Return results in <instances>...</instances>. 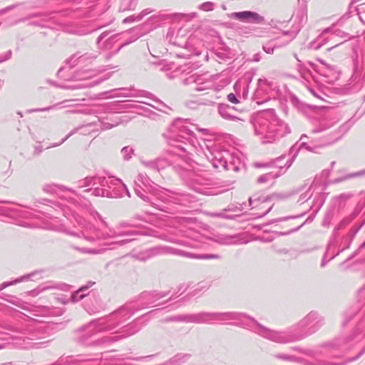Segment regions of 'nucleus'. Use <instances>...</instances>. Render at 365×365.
Instances as JSON below:
<instances>
[{
	"label": "nucleus",
	"instance_id": "nucleus-1",
	"mask_svg": "<svg viewBox=\"0 0 365 365\" xmlns=\"http://www.w3.org/2000/svg\"><path fill=\"white\" fill-rule=\"evenodd\" d=\"M61 209L63 215L67 219H69L70 217H73L75 223L74 227H76L78 230L73 231L67 228L64 224L60 223L57 220L58 217L52 218L51 221L46 223L44 226L46 229L65 232L78 237H83L86 241L91 243H100L101 241H108L118 237H124V239L119 240L105 242L102 244L105 246H123L137 240L138 236L142 235L139 231L130 230V228L133 227V225L128 222H121L115 227L108 229V231L103 230L66 206H63V207Z\"/></svg>",
	"mask_w": 365,
	"mask_h": 365
},
{
	"label": "nucleus",
	"instance_id": "nucleus-2",
	"mask_svg": "<svg viewBox=\"0 0 365 365\" xmlns=\"http://www.w3.org/2000/svg\"><path fill=\"white\" fill-rule=\"evenodd\" d=\"M135 195L156 210L173 215L184 205L183 195L165 189L153 182L145 173H139L134 181Z\"/></svg>",
	"mask_w": 365,
	"mask_h": 365
},
{
	"label": "nucleus",
	"instance_id": "nucleus-3",
	"mask_svg": "<svg viewBox=\"0 0 365 365\" xmlns=\"http://www.w3.org/2000/svg\"><path fill=\"white\" fill-rule=\"evenodd\" d=\"M187 123V120L177 118L163 134L168 143L174 146L178 153L171 150L166 156L156 158L158 172L169 166L182 168V163L185 160L186 154L194 150L196 139L194 138L193 131L188 128Z\"/></svg>",
	"mask_w": 365,
	"mask_h": 365
},
{
	"label": "nucleus",
	"instance_id": "nucleus-4",
	"mask_svg": "<svg viewBox=\"0 0 365 365\" xmlns=\"http://www.w3.org/2000/svg\"><path fill=\"white\" fill-rule=\"evenodd\" d=\"M249 329L276 343H289L302 340L315 333L323 324L324 318L317 312H310L298 324L288 331L269 329L249 316Z\"/></svg>",
	"mask_w": 365,
	"mask_h": 365
},
{
	"label": "nucleus",
	"instance_id": "nucleus-5",
	"mask_svg": "<svg viewBox=\"0 0 365 365\" xmlns=\"http://www.w3.org/2000/svg\"><path fill=\"white\" fill-rule=\"evenodd\" d=\"M249 316L242 312H207L178 315V322L194 324H213L220 322L236 321L237 326L249 329Z\"/></svg>",
	"mask_w": 365,
	"mask_h": 365
},
{
	"label": "nucleus",
	"instance_id": "nucleus-6",
	"mask_svg": "<svg viewBox=\"0 0 365 365\" xmlns=\"http://www.w3.org/2000/svg\"><path fill=\"white\" fill-rule=\"evenodd\" d=\"M361 344L363 347L359 354L351 358H349L341 362H330L326 360H320L313 363L312 365H346L349 362L357 360L361 356L365 353V322H360L354 332L343 338H337L333 341L325 343L324 346L330 347L334 350L343 352L349 349L354 344Z\"/></svg>",
	"mask_w": 365,
	"mask_h": 365
},
{
	"label": "nucleus",
	"instance_id": "nucleus-7",
	"mask_svg": "<svg viewBox=\"0 0 365 365\" xmlns=\"http://www.w3.org/2000/svg\"><path fill=\"white\" fill-rule=\"evenodd\" d=\"M93 323L92 319L74 331L76 343L85 347L101 349L108 348L110 345L120 340L119 335H103L96 337V335L100 332Z\"/></svg>",
	"mask_w": 365,
	"mask_h": 365
},
{
	"label": "nucleus",
	"instance_id": "nucleus-8",
	"mask_svg": "<svg viewBox=\"0 0 365 365\" xmlns=\"http://www.w3.org/2000/svg\"><path fill=\"white\" fill-rule=\"evenodd\" d=\"M93 323L92 319L74 331L76 343L85 347L101 349L108 348L110 345L120 340L119 335H103L96 337V335L100 332Z\"/></svg>",
	"mask_w": 365,
	"mask_h": 365
},
{
	"label": "nucleus",
	"instance_id": "nucleus-9",
	"mask_svg": "<svg viewBox=\"0 0 365 365\" xmlns=\"http://www.w3.org/2000/svg\"><path fill=\"white\" fill-rule=\"evenodd\" d=\"M6 329L18 333L17 336H10L9 337H1V340H8L11 339L12 344L18 349H39L42 346H46L48 341L35 342L34 341L44 338L45 331L41 327L27 326L26 327L17 328L13 326H9Z\"/></svg>",
	"mask_w": 365,
	"mask_h": 365
},
{
	"label": "nucleus",
	"instance_id": "nucleus-10",
	"mask_svg": "<svg viewBox=\"0 0 365 365\" xmlns=\"http://www.w3.org/2000/svg\"><path fill=\"white\" fill-rule=\"evenodd\" d=\"M133 314V307L123 305L110 314L93 319L94 326L100 333L110 334L120 333L121 326Z\"/></svg>",
	"mask_w": 365,
	"mask_h": 365
},
{
	"label": "nucleus",
	"instance_id": "nucleus-11",
	"mask_svg": "<svg viewBox=\"0 0 365 365\" xmlns=\"http://www.w3.org/2000/svg\"><path fill=\"white\" fill-rule=\"evenodd\" d=\"M208 153L205 155L210 162V164L215 169H222L223 170H233L238 172L241 166V160L237 153H231L228 150H217L210 149L206 145Z\"/></svg>",
	"mask_w": 365,
	"mask_h": 365
},
{
	"label": "nucleus",
	"instance_id": "nucleus-12",
	"mask_svg": "<svg viewBox=\"0 0 365 365\" xmlns=\"http://www.w3.org/2000/svg\"><path fill=\"white\" fill-rule=\"evenodd\" d=\"M258 123L259 128H255V132L263 136V143H272L291 132L288 125L277 118H273L270 122L262 120Z\"/></svg>",
	"mask_w": 365,
	"mask_h": 365
},
{
	"label": "nucleus",
	"instance_id": "nucleus-13",
	"mask_svg": "<svg viewBox=\"0 0 365 365\" xmlns=\"http://www.w3.org/2000/svg\"><path fill=\"white\" fill-rule=\"evenodd\" d=\"M120 179L114 177L96 175L95 187L87 188L83 192H92L96 197H106L108 198L121 197L122 193L116 190Z\"/></svg>",
	"mask_w": 365,
	"mask_h": 365
},
{
	"label": "nucleus",
	"instance_id": "nucleus-14",
	"mask_svg": "<svg viewBox=\"0 0 365 365\" xmlns=\"http://www.w3.org/2000/svg\"><path fill=\"white\" fill-rule=\"evenodd\" d=\"M173 255L182 256L187 258L199 259H219L221 258L220 255L217 254H195L191 252H187L183 250L174 248L170 246H157L148 250L147 258L160 255Z\"/></svg>",
	"mask_w": 365,
	"mask_h": 365
},
{
	"label": "nucleus",
	"instance_id": "nucleus-15",
	"mask_svg": "<svg viewBox=\"0 0 365 365\" xmlns=\"http://www.w3.org/2000/svg\"><path fill=\"white\" fill-rule=\"evenodd\" d=\"M170 292H145L140 294L135 302L125 304V305H130L133 307V314L135 311L149 307H155L156 302L168 295Z\"/></svg>",
	"mask_w": 365,
	"mask_h": 365
},
{
	"label": "nucleus",
	"instance_id": "nucleus-16",
	"mask_svg": "<svg viewBox=\"0 0 365 365\" xmlns=\"http://www.w3.org/2000/svg\"><path fill=\"white\" fill-rule=\"evenodd\" d=\"M190 187L197 192H202L201 185H207L211 183L212 176L208 170L204 168H197L189 175Z\"/></svg>",
	"mask_w": 365,
	"mask_h": 365
},
{
	"label": "nucleus",
	"instance_id": "nucleus-17",
	"mask_svg": "<svg viewBox=\"0 0 365 365\" xmlns=\"http://www.w3.org/2000/svg\"><path fill=\"white\" fill-rule=\"evenodd\" d=\"M182 83L184 85H190L194 83V90L197 91H203L212 88L217 90V88H214L213 82L209 79V77L207 74H192L183 79Z\"/></svg>",
	"mask_w": 365,
	"mask_h": 365
},
{
	"label": "nucleus",
	"instance_id": "nucleus-18",
	"mask_svg": "<svg viewBox=\"0 0 365 365\" xmlns=\"http://www.w3.org/2000/svg\"><path fill=\"white\" fill-rule=\"evenodd\" d=\"M292 19H293L294 24L293 26V29L289 31H283V35L285 36H288L289 39L287 41L286 43L290 42L292 39L295 38L297 33L300 31L301 28L305 24L307 21V9L305 8H302L297 11L294 16H292Z\"/></svg>",
	"mask_w": 365,
	"mask_h": 365
},
{
	"label": "nucleus",
	"instance_id": "nucleus-19",
	"mask_svg": "<svg viewBox=\"0 0 365 365\" xmlns=\"http://www.w3.org/2000/svg\"><path fill=\"white\" fill-rule=\"evenodd\" d=\"M181 230H178L170 235H162L160 238L165 241L182 245L186 247L196 248L197 247V243L192 241L191 240L185 237L182 235Z\"/></svg>",
	"mask_w": 365,
	"mask_h": 365
},
{
	"label": "nucleus",
	"instance_id": "nucleus-20",
	"mask_svg": "<svg viewBox=\"0 0 365 365\" xmlns=\"http://www.w3.org/2000/svg\"><path fill=\"white\" fill-rule=\"evenodd\" d=\"M230 17L249 24H263L264 22V16L252 11L233 12L230 14Z\"/></svg>",
	"mask_w": 365,
	"mask_h": 365
},
{
	"label": "nucleus",
	"instance_id": "nucleus-21",
	"mask_svg": "<svg viewBox=\"0 0 365 365\" xmlns=\"http://www.w3.org/2000/svg\"><path fill=\"white\" fill-rule=\"evenodd\" d=\"M217 111L219 115L225 120L232 121L240 120L237 116L239 110L235 106H231L226 103H219Z\"/></svg>",
	"mask_w": 365,
	"mask_h": 365
},
{
	"label": "nucleus",
	"instance_id": "nucleus-22",
	"mask_svg": "<svg viewBox=\"0 0 365 365\" xmlns=\"http://www.w3.org/2000/svg\"><path fill=\"white\" fill-rule=\"evenodd\" d=\"M101 130L110 129L122 123V119L115 113H110L98 118Z\"/></svg>",
	"mask_w": 365,
	"mask_h": 365
},
{
	"label": "nucleus",
	"instance_id": "nucleus-23",
	"mask_svg": "<svg viewBox=\"0 0 365 365\" xmlns=\"http://www.w3.org/2000/svg\"><path fill=\"white\" fill-rule=\"evenodd\" d=\"M67 190L73 194V197L72 200H73L74 204H78L86 208L94 217H101L98 212L92 209L91 202L78 194L76 190L73 188H68Z\"/></svg>",
	"mask_w": 365,
	"mask_h": 365
},
{
	"label": "nucleus",
	"instance_id": "nucleus-24",
	"mask_svg": "<svg viewBox=\"0 0 365 365\" xmlns=\"http://www.w3.org/2000/svg\"><path fill=\"white\" fill-rule=\"evenodd\" d=\"M139 321L140 319L134 320L126 325H124L123 324L120 327V333L123 334V335L119 336L120 338V339L137 333L141 328Z\"/></svg>",
	"mask_w": 365,
	"mask_h": 365
},
{
	"label": "nucleus",
	"instance_id": "nucleus-25",
	"mask_svg": "<svg viewBox=\"0 0 365 365\" xmlns=\"http://www.w3.org/2000/svg\"><path fill=\"white\" fill-rule=\"evenodd\" d=\"M96 125V122H91V123H87L86 125L74 128L64 138H63L59 143H56L52 146L55 147V146L60 145L61 144L64 143L68 138H70L74 133H77L78 130H81V133H83V134L90 133L94 132V131H98V129L93 128V127Z\"/></svg>",
	"mask_w": 365,
	"mask_h": 365
},
{
	"label": "nucleus",
	"instance_id": "nucleus-26",
	"mask_svg": "<svg viewBox=\"0 0 365 365\" xmlns=\"http://www.w3.org/2000/svg\"><path fill=\"white\" fill-rule=\"evenodd\" d=\"M89 297V299L91 301L90 303H87L86 305V310L90 314H96L100 312V311L103 309V305L101 301L98 297L93 294H88Z\"/></svg>",
	"mask_w": 365,
	"mask_h": 365
},
{
	"label": "nucleus",
	"instance_id": "nucleus-27",
	"mask_svg": "<svg viewBox=\"0 0 365 365\" xmlns=\"http://www.w3.org/2000/svg\"><path fill=\"white\" fill-rule=\"evenodd\" d=\"M120 90L124 91L115 95L117 97H137L142 96L151 98L153 94L145 91H135L133 87H130L129 89L121 88Z\"/></svg>",
	"mask_w": 365,
	"mask_h": 365
},
{
	"label": "nucleus",
	"instance_id": "nucleus-28",
	"mask_svg": "<svg viewBox=\"0 0 365 365\" xmlns=\"http://www.w3.org/2000/svg\"><path fill=\"white\" fill-rule=\"evenodd\" d=\"M6 212L16 213L19 217L23 218H37V215L34 213L31 210L28 209H23L19 206H11L6 207Z\"/></svg>",
	"mask_w": 365,
	"mask_h": 365
},
{
	"label": "nucleus",
	"instance_id": "nucleus-29",
	"mask_svg": "<svg viewBox=\"0 0 365 365\" xmlns=\"http://www.w3.org/2000/svg\"><path fill=\"white\" fill-rule=\"evenodd\" d=\"M279 170L277 172H270L264 175H260L257 179V182L262 184L268 182L271 180L275 179L283 175L287 170L285 165L279 166Z\"/></svg>",
	"mask_w": 365,
	"mask_h": 365
},
{
	"label": "nucleus",
	"instance_id": "nucleus-30",
	"mask_svg": "<svg viewBox=\"0 0 365 365\" xmlns=\"http://www.w3.org/2000/svg\"><path fill=\"white\" fill-rule=\"evenodd\" d=\"M95 283L93 282H88L86 284L78 288V290L73 292V294H71V300L73 302H77L83 299L85 297L88 295L87 294H85L84 292H86L87 289L91 287Z\"/></svg>",
	"mask_w": 365,
	"mask_h": 365
},
{
	"label": "nucleus",
	"instance_id": "nucleus-31",
	"mask_svg": "<svg viewBox=\"0 0 365 365\" xmlns=\"http://www.w3.org/2000/svg\"><path fill=\"white\" fill-rule=\"evenodd\" d=\"M349 129V128L346 124L342 125L337 130L331 133L330 138L326 144L330 145L335 143L339 140L341 136L348 131Z\"/></svg>",
	"mask_w": 365,
	"mask_h": 365
},
{
	"label": "nucleus",
	"instance_id": "nucleus-32",
	"mask_svg": "<svg viewBox=\"0 0 365 365\" xmlns=\"http://www.w3.org/2000/svg\"><path fill=\"white\" fill-rule=\"evenodd\" d=\"M272 200V197L270 195H255L249 198V205L252 207V208L257 207L259 205V204H264Z\"/></svg>",
	"mask_w": 365,
	"mask_h": 365
},
{
	"label": "nucleus",
	"instance_id": "nucleus-33",
	"mask_svg": "<svg viewBox=\"0 0 365 365\" xmlns=\"http://www.w3.org/2000/svg\"><path fill=\"white\" fill-rule=\"evenodd\" d=\"M96 175L87 176L83 179L79 180L76 182V187L81 189L88 186L95 187Z\"/></svg>",
	"mask_w": 365,
	"mask_h": 365
},
{
	"label": "nucleus",
	"instance_id": "nucleus-34",
	"mask_svg": "<svg viewBox=\"0 0 365 365\" xmlns=\"http://www.w3.org/2000/svg\"><path fill=\"white\" fill-rule=\"evenodd\" d=\"M138 3V0H122L119 7L120 11L135 10Z\"/></svg>",
	"mask_w": 365,
	"mask_h": 365
},
{
	"label": "nucleus",
	"instance_id": "nucleus-35",
	"mask_svg": "<svg viewBox=\"0 0 365 365\" xmlns=\"http://www.w3.org/2000/svg\"><path fill=\"white\" fill-rule=\"evenodd\" d=\"M190 356L191 355L190 354H179L173 357L169 361V364L171 365H180L187 361Z\"/></svg>",
	"mask_w": 365,
	"mask_h": 365
},
{
	"label": "nucleus",
	"instance_id": "nucleus-36",
	"mask_svg": "<svg viewBox=\"0 0 365 365\" xmlns=\"http://www.w3.org/2000/svg\"><path fill=\"white\" fill-rule=\"evenodd\" d=\"M334 125V123L331 122L329 120H323L319 122V125L312 130V133H318L321 132H324L330 128H331Z\"/></svg>",
	"mask_w": 365,
	"mask_h": 365
},
{
	"label": "nucleus",
	"instance_id": "nucleus-37",
	"mask_svg": "<svg viewBox=\"0 0 365 365\" xmlns=\"http://www.w3.org/2000/svg\"><path fill=\"white\" fill-rule=\"evenodd\" d=\"M98 83H100V81H95V82L93 81L89 83H77V84H74L72 86H66V85L58 86L57 84H55L53 82L51 83L56 87H59V88H61L63 89L75 90V89H80V88H86V87H88V86H92L96 85Z\"/></svg>",
	"mask_w": 365,
	"mask_h": 365
},
{
	"label": "nucleus",
	"instance_id": "nucleus-38",
	"mask_svg": "<svg viewBox=\"0 0 365 365\" xmlns=\"http://www.w3.org/2000/svg\"><path fill=\"white\" fill-rule=\"evenodd\" d=\"M285 158V155H282L281 156L274 159L269 163H255L254 166L255 168H267V167H272V166H282L279 164V163Z\"/></svg>",
	"mask_w": 365,
	"mask_h": 365
},
{
	"label": "nucleus",
	"instance_id": "nucleus-39",
	"mask_svg": "<svg viewBox=\"0 0 365 365\" xmlns=\"http://www.w3.org/2000/svg\"><path fill=\"white\" fill-rule=\"evenodd\" d=\"M327 197V194L324 192H320L317 196H316L314 199V204L312 205V207H315V212H317L324 203L325 202Z\"/></svg>",
	"mask_w": 365,
	"mask_h": 365
},
{
	"label": "nucleus",
	"instance_id": "nucleus-40",
	"mask_svg": "<svg viewBox=\"0 0 365 365\" xmlns=\"http://www.w3.org/2000/svg\"><path fill=\"white\" fill-rule=\"evenodd\" d=\"M34 274H35V272H33L29 274L24 275L20 278H18L15 280L11 281V282H4L0 284V291L3 290L4 289L6 288L7 287H9L10 285H13V284H17L19 282H23L24 280H26V279H29L31 277L34 276Z\"/></svg>",
	"mask_w": 365,
	"mask_h": 365
},
{
	"label": "nucleus",
	"instance_id": "nucleus-41",
	"mask_svg": "<svg viewBox=\"0 0 365 365\" xmlns=\"http://www.w3.org/2000/svg\"><path fill=\"white\" fill-rule=\"evenodd\" d=\"M54 12H48V13H32L29 14L28 16L25 18H22L21 19H19L14 22V24H16L19 22H24L26 21L31 18L34 17H44V19L49 18V16L53 14Z\"/></svg>",
	"mask_w": 365,
	"mask_h": 365
},
{
	"label": "nucleus",
	"instance_id": "nucleus-42",
	"mask_svg": "<svg viewBox=\"0 0 365 365\" xmlns=\"http://www.w3.org/2000/svg\"><path fill=\"white\" fill-rule=\"evenodd\" d=\"M73 248L83 254L98 255L102 253L105 249L86 248L73 246Z\"/></svg>",
	"mask_w": 365,
	"mask_h": 365
},
{
	"label": "nucleus",
	"instance_id": "nucleus-43",
	"mask_svg": "<svg viewBox=\"0 0 365 365\" xmlns=\"http://www.w3.org/2000/svg\"><path fill=\"white\" fill-rule=\"evenodd\" d=\"M300 148H305L306 150H307L309 151H312V148L309 145H308L307 143H305V142L302 143L299 148L296 150V152L293 155V156L286 162L285 167L287 169H288L293 163L294 158L296 157V155Z\"/></svg>",
	"mask_w": 365,
	"mask_h": 365
},
{
	"label": "nucleus",
	"instance_id": "nucleus-44",
	"mask_svg": "<svg viewBox=\"0 0 365 365\" xmlns=\"http://www.w3.org/2000/svg\"><path fill=\"white\" fill-rule=\"evenodd\" d=\"M121 153L123 155V159L128 160L132 158V155L134 153V150L129 146H125L121 149Z\"/></svg>",
	"mask_w": 365,
	"mask_h": 365
},
{
	"label": "nucleus",
	"instance_id": "nucleus-45",
	"mask_svg": "<svg viewBox=\"0 0 365 365\" xmlns=\"http://www.w3.org/2000/svg\"><path fill=\"white\" fill-rule=\"evenodd\" d=\"M363 173H364V172H358V173H354L349 174V175H345L344 177L336 178L335 180H333V182L334 183H339V182H342L344 180H347L349 178H351L359 176V175H362Z\"/></svg>",
	"mask_w": 365,
	"mask_h": 365
},
{
	"label": "nucleus",
	"instance_id": "nucleus-46",
	"mask_svg": "<svg viewBox=\"0 0 365 365\" xmlns=\"http://www.w3.org/2000/svg\"><path fill=\"white\" fill-rule=\"evenodd\" d=\"M279 46H277L276 44H273L272 42H268L263 45V50L264 52L269 54H272L274 52V50L275 48H278Z\"/></svg>",
	"mask_w": 365,
	"mask_h": 365
},
{
	"label": "nucleus",
	"instance_id": "nucleus-47",
	"mask_svg": "<svg viewBox=\"0 0 365 365\" xmlns=\"http://www.w3.org/2000/svg\"><path fill=\"white\" fill-rule=\"evenodd\" d=\"M313 192H311V187L304 193L302 194L298 200V202L304 203L307 202L312 196Z\"/></svg>",
	"mask_w": 365,
	"mask_h": 365
},
{
	"label": "nucleus",
	"instance_id": "nucleus-48",
	"mask_svg": "<svg viewBox=\"0 0 365 365\" xmlns=\"http://www.w3.org/2000/svg\"><path fill=\"white\" fill-rule=\"evenodd\" d=\"M141 163L147 168L157 171L156 160H141Z\"/></svg>",
	"mask_w": 365,
	"mask_h": 365
},
{
	"label": "nucleus",
	"instance_id": "nucleus-49",
	"mask_svg": "<svg viewBox=\"0 0 365 365\" xmlns=\"http://www.w3.org/2000/svg\"><path fill=\"white\" fill-rule=\"evenodd\" d=\"M116 190H119L120 192L122 193V196L123 195V193H125L128 197H130V193L127 188L126 185L122 182V181L119 180V184L116 187Z\"/></svg>",
	"mask_w": 365,
	"mask_h": 365
},
{
	"label": "nucleus",
	"instance_id": "nucleus-50",
	"mask_svg": "<svg viewBox=\"0 0 365 365\" xmlns=\"http://www.w3.org/2000/svg\"><path fill=\"white\" fill-rule=\"evenodd\" d=\"M70 287H71V286L68 285V284H56V285L51 286V287H46L43 288V289H61V290L67 291V290H68V289Z\"/></svg>",
	"mask_w": 365,
	"mask_h": 365
},
{
	"label": "nucleus",
	"instance_id": "nucleus-51",
	"mask_svg": "<svg viewBox=\"0 0 365 365\" xmlns=\"http://www.w3.org/2000/svg\"><path fill=\"white\" fill-rule=\"evenodd\" d=\"M274 356L275 358L284 361H294L295 359L294 356L286 354H276Z\"/></svg>",
	"mask_w": 365,
	"mask_h": 365
},
{
	"label": "nucleus",
	"instance_id": "nucleus-52",
	"mask_svg": "<svg viewBox=\"0 0 365 365\" xmlns=\"http://www.w3.org/2000/svg\"><path fill=\"white\" fill-rule=\"evenodd\" d=\"M290 196H291V194H289V193H273L270 195V197H272V199L284 200V199L288 198Z\"/></svg>",
	"mask_w": 365,
	"mask_h": 365
},
{
	"label": "nucleus",
	"instance_id": "nucleus-53",
	"mask_svg": "<svg viewBox=\"0 0 365 365\" xmlns=\"http://www.w3.org/2000/svg\"><path fill=\"white\" fill-rule=\"evenodd\" d=\"M332 217H333V214H332V211H330V212H328L325 217H324V219L322 222V225L324 227H326V226H329L331 223V221L332 220Z\"/></svg>",
	"mask_w": 365,
	"mask_h": 365
},
{
	"label": "nucleus",
	"instance_id": "nucleus-54",
	"mask_svg": "<svg viewBox=\"0 0 365 365\" xmlns=\"http://www.w3.org/2000/svg\"><path fill=\"white\" fill-rule=\"evenodd\" d=\"M304 214L305 213H302V214H300V215H296V216H289V217L277 218V219L271 220L268 224H272L274 222H282V221H284V220H289V219H294V218H297V217H302L303 215H304Z\"/></svg>",
	"mask_w": 365,
	"mask_h": 365
},
{
	"label": "nucleus",
	"instance_id": "nucleus-55",
	"mask_svg": "<svg viewBox=\"0 0 365 365\" xmlns=\"http://www.w3.org/2000/svg\"><path fill=\"white\" fill-rule=\"evenodd\" d=\"M201 10L205 11H210L213 10V4L212 2L207 1L200 4L199 7Z\"/></svg>",
	"mask_w": 365,
	"mask_h": 365
},
{
	"label": "nucleus",
	"instance_id": "nucleus-56",
	"mask_svg": "<svg viewBox=\"0 0 365 365\" xmlns=\"http://www.w3.org/2000/svg\"><path fill=\"white\" fill-rule=\"evenodd\" d=\"M11 56L12 51L11 50H9L6 53H0V63L10 59Z\"/></svg>",
	"mask_w": 365,
	"mask_h": 365
},
{
	"label": "nucleus",
	"instance_id": "nucleus-57",
	"mask_svg": "<svg viewBox=\"0 0 365 365\" xmlns=\"http://www.w3.org/2000/svg\"><path fill=\"white\" fill-rule=\"evenodd\" d=\"M227 98V100L232 103L237 104L240 102L239 99L237 98L235 94H234L232 93L228 94Z\"/></svg>",
	"mask_w": 365,
	"mask_h": 365
},
{
	"label": "nucleus",
	"instance_id": "nucleus-58",
	"mask_svg": "<svg viewBox=\"0 0 365 365\" xmlns=\"http://www.w3.org/2000/svg\"><path fill=\"white\" fill-rule=\"evenodd\" d=\"M152 10L150 9H144L139 15L136 16L137 21H140L144 16L150 14Z\"/></svg>",
	"mask_w": 365,
	"mask_h": 365
},
{
	"label": "nucleus",
	"instance_id": "nucleus-59",
	"mask_svg": "<svg viewBox=\"0 0 365 365\" xmlns=\"http://www.w3.org/2000/svg\"><path fill=\"white\" fill-rule=\"evenodd\" d=\"M185 303V300H182V299H181L179 301L175 302L174 304H170V305L171 307L170 309H172V310L176 309L178 307H181L182 304H184Z\"/></svg>",
	"mask_w": 365,
	"mask_h": 365
},
{
	"label": "nucleus",
	"instance_id": "nucleus-60",
	"mask_svg": "<svg viewBox=\"0 0 365 365\" xmlns=\"http://www.w3.org/2000/svg\"><path fill=\"white\" fill-rule=\"evenodd\" d=\"M272 248L275 249V252L279 255H287L289 252V250L286 248L276 249L274 245L272 246Z\"/></svg>",
	"mask_w": 365,
	"mask_h": 365
},
{
	"label": "nucleus",
	"instance_id": "nucleus-61",
	"mask_svg": "<svg viewBox=\"0 0 365 365\" xmlns=\"http://www.w3.org/2000/svg\"><path fill=\"white\" fill-rule=\"evenodd\" d=\"M351 222V220H350V218L346 216L345 217H344L340 222H339V224H340V226L341 227H345L346 225H347L349 223H350Z\"/></svg>",
	"mask_w": 365,
	"mask_h": 365
},
{
	"label": "nucleus",
	"instance_id": "nucleus-62",
	"mask_svg": "<svg viewBox=\"0 0 365 365\" xmlns=\"http://www.w3.org/2000/svg\"><path fill=\"white\" fill-rule=\"evenodd\" d=\"M110 31H104L97 38V43L99 44L100 42L104 39L105 38H106L109 34H110Z\"/></svg>",
	"mask_w": 365,
	"mask_h": 365
},
{
	"label": "nucleus",
	"instance_id": "nucleus-63",
	"mask_svg": "<svg viewBox=\"0 0 365 365\" xmlns=\"http://www.w3.org/2000/svg\"><path fill=\"white\" fill-rule=\"evenodd\" d=\"M70 32L72 33V34L78 35V36H83V35H86V34L90 33L89 31H86L82 30V29H81V30H73V31H71Z\"/></svg>",
	"mask_w": 365,
	"mask_h": 365
},
{
	"label": "nucleus",
	"instance_id": "nucleus-64",
	"mask_svg": "<svg viewBox=\"0 0 365 365\" xmlns=\"http://www.w3.org/2000/svg\"><path fill=\"white\" fill-rule=\"evenodd\" d=\"M359 212H360V210L356 208L349 215H348V217L352 221L354 218H356L358 216Z\"/></svg>",
	"mask_w": 365,
	"mask_h": 365
}]
</instances>
